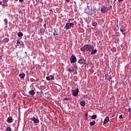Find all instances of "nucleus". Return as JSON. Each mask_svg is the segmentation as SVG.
<instances>
[{
  "label": "nucleus",
  "instance_id": "a18cd8bd",
  "mask_svg": "<svg viewBox=\"0 0 131 131\" xmlns=\"http://www.w3.org/2000/svg\"><path fill=\"white\" fill-rule=\"evenodd\" d=\"M38 80H39V79H36V81H38Z\"/></svg>",
  "mask_w": 131,
  "mask_h": 131
},
{
  "label": "nucleus",
  "instance_id": "49530a36",
  "mask_svg": "<svg viewBox=\"0 0 131 131\" xmlns=\"http://www.w3.org/2000/svg\"><path fill=\"white\" fill-rule=\"evenodd\" d=\"M88 9H90V7H89V6H87Z\"/></svg>",
  "mask_w": 131,
  "mask_h": 131
},
{
  "label": "nucleus",
  "instance_id": "a878e982",
  "mask_svg": "<svg viewBox=\"0 0 131 131\" xmlns=\"http://www.w3.org/2000/svg\"><path fill=\"white\" fill-rule=\"evenodd\" d=\"M16 45H17V47H19V46H21V44H20V41H19V40H17Z\"/></svg>",
  "mask_w": 131,
  "mask_h": 131
},
{
  "label": "nucleus",
  "instance_id": "39448f33",
  "mask_svg": "<svg viewBox=\"0 0 131 131\" xmlns=\"http://www.w3.org/2000/svg\"><path fill=\"white\" fill-rule=\"evenodd\" d=\"M107 12H108V8H107V6H102L101 9V12L102 14H105V13H107Z\"/></svg>",
  "mask_w": 131,
  "mask_h": 131
},
{
  "label": "nucleus",
  "instance_id": "a19ab883",
  "mask_svg": "<svg viewBox=\"0 0 131 131\" xmlns=\"http://www.w3.org/2000/svg\"><path fill=\"white\" fill-rule=\"evenodd\" d=\"M123 0H118L119 3H120L121 2H122Z\"/></svg>",
  "mask_w": 131,
  "mask_h": 131
},
{
  "label": "nucleus",
  "instance_id": "7ed1b4c3",
  "mask_svg": "<svg viewBox=\"0 0 131 131\" xmlns=\"http://www.w3.org/2000/svg\"><path fill=\"white\" fill-rule=\"evenodd\" d=\"M74 26V24L73 23H68L66 24L65 28L66 29L69 30L71 29V27H73Z\"/></svg>",
  "mask_w": 131,
  "mask_h": 131
},
{
  "label": "nucleus",
  "instance_id": "4468645a",
  "mask_svg": "<svg viewBox=\"0 0 131 131\" xmlns=\"http://www.w3.org/2000/svg\"><path fill=\"white\" fill-rule=\"evenodd\" d=\"M54 32H53V35L54 36L56 37L57 36V35H58V34H59L58 33V31L57 30H58L57 29L56 30V29H54Z\"/></svg>",
  "mask_w": 131,
  "mask_h": 131
},
{
  "label": "nucleus",
  "instance_id": "79ce46f5",
  "mask_svg": "<svg viewBox=\"0 0 131 131\" xmlns=\"http://www.w3.org/2000/svg\"><path fill=\"white\" fill-rule=\"evenodd\" d=\"M85 120H88V117H85Z\"/></svg>",
  "mask_w": 131,
  "mask_h": 131
},
{
  "label": "nucleus",
  "instance_id": "9b49d317",
  "mask_svg": "<svg viewBox=\"0 0 131 131\" xmlns=\"http://www.w3.org/2000/svg\"><path fill=\"white\" fill-rule=\"evenodd\" d=\"M109 122V117H106L103 121V124H107Z\"/></svg>",
  "mask_w": 131,
  "mask_h": 131
},
{
  "label": "nucleus",
  "instance_id": "f03ea898",
  "mask_svg": "<svg viewBox=\"0 0 131 131\" xmlns=\"http://www.w3.org/2000/svg\"><path fill=\"white\" fill-rule=\"evenodd\" d=\"M89 14L91 15H92L93 14L97 15V9L91 7L90 10H89Z\"/></svg>",
  "mask_w": 131,
  "mask_h": 131
},
{
  "label": "nucleus",
  "instance_id": "412c9836",
  "mask_svg": "<svg viewBox=\"0 0 131 131\" xmlns=\"http://www.w3.org/2000/svg\"><path fill=\"white\" fill-rule=\"evenodd\" d=\"M91 119H96L97 118V115H93L91 117Z\"/></svg>",
  "mask_w": 131,
  "mask_h": 131
},
{
  "label": "nucleus",
  "instance_id": "1a4fd4ad",
  "mask_svg": "<svg viewBox=\"0 0 131 131\" xmlns=\"http://www.w3.org/2000/svg\"><path fill=\"white\" fill-rule=\"evenodd\" d=\"M55 79V77L53 75H50L49 77H46V80L48 81H50V80H54Z\"/></svg>",
  "mask_w": 131,
  "mask_h": 131
},
{
  "label": "nucleus",
  "instance_id": "2eb2a0df",
  "mask_svg": "<svg viewBox=\"0 0 131 131\" xmlns=\"http://www.w3.org/2000/svg\"><path fill=\"white\" fill-rule=\"evenodd\" d=\"M19 77H20L21 79H24V78L25 77V73L19 74Z\"/></svg>",
  "mask_w": 131,
  "mask_h": 131
},
{
  "label": "nucleus",
  "instance_id": "37998d69",
  "mask_svg": "<svg viewBox=\"0 0 131 131\" xmlns=\"http://www.w3.org/2000/svg\"><path fill=\"white\" fill-rule=\"evenodd\" d=\"M49 11L50 12H53V9H50Z\"/></svg>",
  "mask_w": 131,
  "mask_h": 131
},
{
  "label": "nucleus",
  "instance_id": "f257e3e1",
  "mask_svg": "<svg viewBox=\"0 0 131 131\" xmlns=\"http://www.w3.org/2000/svg\"><path fill=\"white\" fill-rule=\"evenodd\" d=\"M82 52L83 51H88V52H92L94 50V46L91 44H87L84 46L80 49Z\"/></svg>",
  "mask_w": 131,
  "mask_h": 131
},
{
  "label": "nucleus",
  "instance_id": "7c9ffc66",
  "mask_svg": "<svg viewBox=\"0 0 131 131\" xmlns=\"http://www.w3.org/2000/svg\"><path fill=\"white\" fill-rule=\"evenodd\" d=\"M115 51H116V49H115L114 48L112 49V52H115Z\"/></svg>",
  "mask_w": 131,
  "mask_h": 131
},
{
  "label": "nucleus",
  "instance_id": "20e7f679",
  "mask_svg": "<svg viewBox=\"0 0 131 131\" xmlns=\"http://www.w3.org/2000/svg\"><path fill=\"white\" fill-rule=\"evenodd\" d=\"M78 63L81 65H85L86 64V58H81L78 60Z\"/></svg>",
  "mask_w": 131,
  "mask_h": 131
},
{
  "label": "nucleus",
  "instance_id": "9d476101",
  "mask_svg": "<svg viewBox=\"0 0 131 131\" xmlns=\"http://www.w3.org/2000/svg\"><path fill=\"white\" fill-rule=\"evenodd\" d=\"M7 122L9 123H12L13 122V117H9L7 118Z\"/></svg>",
  "mask_w": 131,
  "mask_h": 131
},
{
  "label": "nucleus",
  "instance_id": "4c0bfd02",
  "mask_svg": "<svg viewBox=\"0 0 131 131\" xmlns=\"http://www.w3.org/2000/svg\"><path fill=\"white\" fill-rule=\"evenodd\" d=\"M19 14H23V12H22V11H19Z\"/></svg>",
  "mask_w": 131,
  "mask_h": 131
},
{
  "label": "nucleus",
  "instance_id": "c03bdc74",
  "mask_svg": "<svg viewBox=\"0 0 131 131\" xmlns=\"http://www.w3.org/2000/svg\"><path fill=\"white\" fill-rule=\"evenodd\" d=\"M80 1H81V2H83L84 1H86L88 0H80Z\"/></svg>",
  "mask_w": 131,
  "mask_h": 131
},
{
  "label": "nucleus",
  "instance_id": "e433bc0d",
  "mask_svg": "<svg viewBox=\"0 0 131 131\" xmlns=\"http://www.w3.org/2000/svg\"><path fill=\"white\" fill-rule=\"evenodd\" d=\"M70 2V0H66V3H69Z\"/></svg>",
  "mask_w": 131,
  "mask_h": 131
},
{
  "label": "nucleus",
  "instance_id": "473e14b6",
  "mask_svg": "<svg viewBox=\"0 0 131 131\" xmlns=\"http://www.w3.org/2000/svg\"><path fill=\"white\" fill-rule=\"evenodd\" d=\"M119 119H122V118H123L122 115H120L119 117Z\"/></svg>",
  "mask_w": 131,
  "mask_h": 131
},
{
  "label": "nucleus",
  "instance_id": "b1692460",
  "mask_svg": "<svg viewBox=\"0 0 131 131\" xmlns=\"http://www.w3.org/2000/svg\"><path fill=\"white\" fill-rule=\"evenodd\" d=\"M93 26H94V27H96L97 25H98V24L96 22H93L92 23Z\"/></svg>",
  "mask_w": 131,
  "mask_h": 131
},
{
  "label": "nucleus",
  "instance_id": "423d86ee",
  "mask_svg": "<svg viewBox=\"0 0 131 131\" xmlns=\"http://www.w3.org/2000/svg\"><path fill=\"white\" fill-rule=\"evenodd\" d=\"M72 95L74 97H76V96H77V95H78V92H79L78 88H76L75 90H72Z\"/></svg>",
  "mask_w": 131,
  "mask_h": 131
},
{
  "label": "nucleus",
  "instance_id": "c85d7f7f",
  "mask_svg": "<svg viewBox=\"0 0 131 131\" xmlns=\"http://www.w3.org/2000/svg\"><path fill=\"white\" fill-rule=\"evenodd\" d=\"M30 81H31V82H33L34 81H35V79L33 78H31Z\"/></svg>",
  "mask_w": 131,
  "mask_h": 131
},
{
  "label": "nucleus",
  "instance_id": "aec40b11",
  "mask_svg": "<svg viewBox=\"0 0 131 131\" xmlns=\"http://www.w3.org/2000/svg\"><path fill=\"white\" fill-rule=\"evenodd\" d=\"M17 35H18V36H19V37H22V36H23V33H22V32H18L17 33Z\"/></svg>",
  "mask_w": 131,
  "mask_h": 131
},
{
  "label": "nucleus",
  "instance_id": "f3484780",
  "mask_svg": "<svg viewBox=\"0 0 131 131\" xmlns=\"http://www.w3.org/2000/svg\"><path fill=\"white\" fill-rule=\"evenodd\" d=\"M80 105H81V106L82 107H84L85 106V102L81 101L80 102Z\"/></svg>",
  "mask_w": 131,
  "mask_h": 131
},
{
  "label": "nucleus",
  "instance_id": "72a5a7b5",
  "mask_svg": "<svg viewBox=\"0 0 131 131\" xmlns=\"http://www.w3.org/2000/svg\"><path fill=\"white\" fill-rule=\"evenodd\" d=\"M43 27H45V29H47V24H44L43 25Z\"/></svg>",
  "mask_w": 131,
  "mask_h": 131
},
{
  "label": "nucleus",
  "instance_id": "58836bf2",
  "mask_svg": "<svg viewBox=\"0 0 131 131\" xmlns=\"http://www.w3.org/2000/svg\"><path fill=\"white\" fill-rule=\"evenodd\" d=\"M2 59H3V56H0V60H2Z\"/></svg>",
  "mask_w": 131,
  "mask_h": 131
},
{
  "label": "nucleus",
  "instance_id": "6e6552de",
  "mask_svg": "<svg viewBox=\"0 0 131 131\" xmlns=\"http://www.w3.org/2000/svg\"><path fill=\"white\" fill-rule=\"evenodd\" d=\"M30 120L32 121H33L34 123H39V120H38V119H37L34 117L31 118Z\"/></svg>",
  "mask_w": 131,
  "mask_h": 131
},
{
  "label": "nucleus",
  "instance_id": "0eeeda50",
  "mask_svg": "<svg viewBox=\"0 0 131 131\" xmlns=\"http://www.w3.org/2000/svg\"><path fill=\"white\" fill-rule=\"evenodd\" d=\"M70 60L71 61V63H75V62H76L77 58L75 56L73 55L71 56Z\"/></svg>",
  "mask_w": 131,
  "mask_h": 131
},
{
  "label": "nucleus",
  "instance_id": "ea45409f",
  "mask_svg": "<svg viewBox=\"0 0 131 131\" xmlns=\"http://www.w3.org/2000/svg\"><path fill=\"white\" fill-rule=\"evenodd\" d=\"M3 5V2L2 1L0 2V6Z\"/></svg>",
  "mask_w": 131,
  "mask_h": 131
},
{
  "label": "nucleus",
  "instance_id": "393cba45",
  "mask_svg": "<svg viewBox=\"0 0 131 131\" xmlns=\"http://www.w3.org/2000/svg\"><path fill=\"white\" fill-rule=\"evenodd\" d=\"M6 131H12V128L10 127H7L6 128Z\"/></svg>",
  "mask_w": 131,
  "mask_h": 131
},
{
  "label": "nucleus",
  "instance_id": "dca6fc26",
  "mask_svg": "<svg viewBox=\"0 0 131 131\" xmlns=\"http://www.w3.org/2000/svg\"><path fill=\"white\" fill-rule=\"evenodd\" d=\"M29 94V95H31V96H33L35 94V92H34V90H30Z\"/></svg>",
  "mask_w": 131,
  "mask_h": 131
},
{
  "label": "nucleus",
  "instance_id": "bb28decb",
  "mask_svg": "<svg viewBox=\"0 0 131 131\" xmlns=\"http://www.w3.org/2000/svg\"><path fill=\"white\" fill-rule=\"evenodd\" d=\"M8 2H9V0H3V4H7Z\"/></svg>",
  "mask_w": 131,
  "mask_h": 131
},
{
  "label": "nucleus",
  "instance_id": "4be33fe9",
  "mask_svg": "<svg viewBox=\"0 0 131 131\" xmlns=\"http://www.w3.org/2000/svg\"><path fill=\"white\" fill-rule=\"evenodd\" d=\"M90 125L93 126V125H95V124H96V122H95V121H93V122H91L90 123Z\"/></svg>",
  "mask_w": 131,
  "mask_h": 131
},
{
  "label": "nucleus",
  "instance_id": "a211bd4d",
  "mask_svg": "<svg viewBox=\"0 0 131 131\" xmlns=\"http://www.w3.org/2000/svg\"><path fill=\"white\" fill-rule=\"evenodd\" d=\"M77 70L74 69V68H72V72H73V73L74 74H77V72H76Z\"/></svg>",
  "mask_w": 131,
  "mask_h": 131
},
{
  "label": "nucleus",
  "instance_id": "ddd939ff",
  "mask_svg": "<svg viewBox=\"0 0 131 131\" xmlns=\"http://www.w3.org/2000/svg\"><path fill=\"white\" fill-rule=\"evenodd\" d=\"M120 31L122 32V34H123L124 35V36H125V35H126V33H125V32H124V31H126L125 29H122V28H121Z\"/></svg>",
  "mask_w": 131,
  "mask_h": 131
},
{
  "label": "nucleus",
  "instance_id": "6ab92c4d",
  "mask_svg": "<svg viewBox=\"0 0 131 131\" xmlns=\"http://www.w3.org/2000/svg\"><path fill=\"white\" fill-rule=\"evenodd\" d=\"M97 52H98V50H97V49H95L93 51L92 50L91 51V55H94V54H96V53H97Z\"/></svg>",
  "mask_w": 131,
  "mask_h": 131
},
{
  "label": "nucleus",
  "instance_id": "f704fd0d",
  "mask_svg": "<svg viewBox=\"0 0 131 131\" xmlns=\"http://www.w3.org/2000/svg\"><path fill=\"white\" fill-rule=\"evenodd\" d=\"M89 114H88V112L85 114V117H88Z\"/></svg>",
  "mask_w": 131,
  "mask_h": 131
},
{
  "label": "nucleus",
  "instance_id": "2f4dec72",
  "mask_svg": "<svg viewBox=\"0 0 131 131\" xmlns=\"http://www.w3.org/2000/svg\"><path fill=\"white\" fill-rule=\"evenodd\" d=\"M63 100H64L65 101H69V98H64Z\"/></svg>",
  "mask_w": 131,
  "mask_h": 131
},
{
  "label": "nucleus",
  "instance_id": "5701e85b",
  "mask_svg": "<svg viewBox=\"0 0 131 131\" xmlns=\"http://www.w3.org/2000/svg\"><path fill=\"white\" fill-rule=\"evenodd\" d=\"M4 22H5V25H7V24H8V19L7 18H5L4 19Z\"/></svg>",
  "mask_w": 131,
  "mask_h": 131
},
{
  "label": "nucleus",
  "instance_id": "de8ad7c7",
  "mask_svg": "<svg viewBox=\"0 0 131 131\" xmlns=\"http://www.w3.org/2000/svg\"><path fill=\"white\" fill-rule=\"evenodd\" d=\"M114 1H116V0H114Z\"/></svg>",
  "mask_w": 131,
  "mask_h": 131
},
{
  "label": "nucleus",
  "instance_id": "cd10ccee",
  "mask_svg": "<svg viewBox=\"0 0 131 131\" xmlns=\"http://www.w3.org/2000/svg\"><path fill=\"white\" fill-rule=\"evenodd\" d=\"M68 71L70 72V73H72V69L69 68L68 69Z\"/></svg>",
  "mask_w": 131,
  "mask_h": 131
},
{
  "label": "nucleus",
  "instance_id": "f8f14e48",
  "mask_svg": "<svg viewBox=\"0 0 131 131\" xmlns=\"http://www.w3.org/2000/svg\"><path fill=\"white\" fill-rule=\"evenodd\" d=\"M105 79H107V80H111V79H112V77H111V75H105Z\"/></svg>",
  "mask_w": 131,
  "mask_h": 131
},
{
  "label": "nucleus",
  "instance_id": "c756f323",
  "mask_svg": "<svg viewBox=\"0 0 131 131\" xmlns=\"http://www.w3.org/2000/svg\"><path fill=\"white\" fill-rule=\"evenodd\" d=\"M74 79L75 81H77V77H76V76L74 77Z\"/></svg>",
  "mask_w": 131,
  "mask_h": 131
},
{
  "label": "nucleus",
  "instance_id": "c9c22d12",
  "mask_svg": "<svg viewBox=\"0 0 131 131\" xmlns=\"http://www.w3.org/2000/svg\"><path fill=\"white\" fill-rule=\"evenodd\" d=\"M19 2L20 3H24V0H19Z\"/></svg>",
  "mask_w": 131,
  "mask_h": 131
}]
</instances>
